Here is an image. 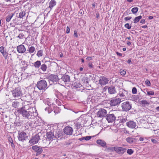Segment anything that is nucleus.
Here are the masks:
<instances>
[{
    "instance_id": "nucleus-38",
    "label": "nucleus",
    "mask_w": 159,
    "mask_h": 159,
    "mask_svg": "<svg viewBox=\"0 0 159 159\" xmlns=\"http://www.w3.org/2000/svg\"><path fill=\"white\" fill-rule=\"evenodd\" d=\"M1 53L2 54L5 59H7L8 56V53L6 51L2 52Z\"/></svg>"
},
{
    "instance_id": "nucleus-2",
    "label": "nucleus",
    "mask_w": 159,
    "mask_h": 159,
    "mask_svg": "<svg viewBox=\"0 0 159 159\" xmlns=\"http://www.w3.org/2000/svg\"><path fill=\"white\" fill-rule=\"evenodd\" d=\"M37 87L40 90L44 92L48 88L47 81L44 79L42 80L37 82Z\"/></svg>"
},
{
    "instance_id": "nucleus-15",
    "label": "nucleus",
    "mask_w": 159,
    "mask_h": 159,
    "mask_svg": "<svg viewBox=\"0 0 159 159\" xmlns=\"http://www.w3.org/2000/svg\"><path fill=\"white\" fill-rule=\"evenodd\" d=\"M17 50L18 52L20 53H27V52H26V49L25 46L23 44H21L17 46Z\"/></svg>"
},
{
    "instance_id": "nucleus-59",
    "label": "nucleus",
    "mask_w": 159,
    "mask_h": 159,
    "mask_svg": "<svg viewBox=\"0 0 159 159\" xmlns=\"http://www.w3.org/2000/svg\"><path fill=\"white\" fill-rule=\"evenodd\" d=\"M129 12V11L128 10H127L125 12L124 14L125 15H128Z\"/></svg>"
},
{
    "instance_id": "nucleus-64",
    "label": "nucleus",
    "mask_w": 159,
    "mask_h": 159,
    "mask_svg": "<svg viewBox=\"0 0 159 159\" xmlns=\"http://www.w3.org/2000/svg\"><path fill=\"white\" fill-rule=\"evenodd\" d=\"M144 140V138L142 137H140L139 139V140L140 141H143Z\"/></svg>"
},
{
    "instance_id": "nucleus-31",
    "label": "nucleus",
    "mask_w": 159,
    "mask_h": 159,
    "mask_svg": "<svg viewBox=\"0 0 159 159\" xmlns=\"http://www.w3.org/2000/svg\"><path fill=\"white\" fill-rule=\"evenodd\" d=\"M41 62L40 61H37L34 63V66L36 68H39L41 66Z\"/></svg>"
},
{
    "instance_id": "nucleus-57",
    "label": "nucleus",
    "mask_w": 159,
    "mask_h": 159,
    "mask_svg": "<svg viewBox=\"0 0 159 159\" xmlns=\"http://www.w3.org/2000/svg\"><path fill=\"white\" fill-rule=\"evenodd\" d=\"M87 60L90 61L92 60V57H88L86 58Z\"/></svg>"
},
{
    "instance_id": "nucleus-25",
    "label": "nucleus",
    "mask_w": 159,
    "mask_h": 159,
    "mask_svg": "<svg viewBox=\"0 0 159 159\" xmlns=\"http://www.w3.org/2000/svg\"><path fill=\"white\" fill-rule=\"evenodd\" d=\"M128 92L124 89H122V91H120V93L119 94L120 97H126L128 95Z\"/></svg>"
},
{
    "instance_id": "nucleus-37",
    "label": "nucleus",
    "mask_w": 159,
    "mask_h": 159,
    "mask_svg": "<svg viewBox=\"0 0 159 159\" xmlns=\"http://www.w3.org/2000/svg\"><path fill=\"white\" fill-rule=\"evenodd\" d=\"M48 107H46L45 109V110L46 111H47L48 113H50L51 112V110L50 107V106L51 104L50 103H48Z\"/></svg>"
},
{
    "instance_id": "nucleus-45",
    "label": "nucleus",
    "mask_w": 159,
    "mask_h": 159,
    "mask_svg": "<svg viewBox=\"0 0 159 159\" xmlns=\"http://www.w3.org/2000/svg\"><path fill=\"white\" fill-rule=\"evenodd\" d=\"M17 37L20 39H23L24 38V35L23 33H20L19 34Z\"/></svg>"
},
{
    "instance_id": "nucleus-17",
    "label": "nucleus",
    "mask_w": 159,
    "mask_h": 159,
    "mask_svg": "<svg viewBox=\"0 0 159 159\" xmlns=\"http://www.w3.org/2000/svg\"><path fill=\"white\" fill-rule=\"evenodd\" d=\"M82 87V85L79 82H75L71 86V87L73 89L76 90L77 91H80V87Z\"/></svg>"
},
{
    "instance_id": "nucleus-20",
    "label": "nucleus",
    "mask_w": 159,
    "mask_h": 159,
    "mask_svg": "<svg viewBox=\"0 0 159 159\" xmlns=\"http://www.w3.org/2000/svg\"><path fill=\"white\" fill-rule=\"evenodd\" d=\"M127 126L129 128H134L136 126V123L133 121H129L126 123Z\"/></svg>"
},
{
    "instance_id": "nucleus-26",
    "label": "nucleus",
    "mask_w": 159,
    "mask_h": 159,
    "mask_svg": "<svg viewBox=\"0 0 159 159\" xmlns=\"http://www.w3.org/2000/svg\"><path fill=\"white\" fill-rule=\"evenodd\" d=\"M135 139L134 138L128 137L126 139V141L129 143L131 144L134 143Z\"/></svg>"
},
{
    "instance_id": "nucleus-12",
    "label": "nucleus",
    "mask_w": 159,
    "mask_h": 159,
    "mask_svg": "<svg viewBox=\"0 0 159 159\" xmlns=\"http://www.w3.org/2000/svg\"><path fill=\"white\" fill-rule=\"evenodd\" d=\"M64 133L66 135H71L73 132V128L70 126H66L63 129Z\"/></svg>"
},
{
    "instance_id": "nucleus-21",
    "label": "nucleus",
    "mask_w": 159,
    "mask_h": 159,
    "mask_svg": "<svg viewBox=\"0 0 159 159\" xmlns=\"http://www.w3.org/2000/svg\"><path fill=\"white\" fill-rule=\"evenodd\" d=\"M56 2L54 0H51L49 3V7L48 8L46 9V10H48L50 8V10L49 12H50L52 8L56 5Z\"/></svg>"
},
{
    "instance_id": "nucleus-33",
    "label": "nucleus",
    "mask_w": 159,
    "mask_h": 159,
    "mask_svg": "<svg viewBox=\"0 0 159 159\" xmlns=\"http://www.w3.org/2000/svg\"><path fill=\"white\" fill-rule=\"evenodd\" d=\"M142 18V16H138L136 17L134 20V23H136L138 22Z\"/></svg>"
},
{
    "instance_id": "nucleus-19",
    "label": "nucleus",
    "mask_w": 159,
    "mask_h": 159,
    "mask_svg": "<svg viewBox=\"0 0 159 159\" xmlns=\"http://www.w3.org/2000/svg\"><path fill=\"white\" fill-rule=\"evenodd\" d=\"M52 128V129L54 132V135L55 139H56L59 138L61 136V134L59 131V130L57 129H53V127Z\"/></svg>"
},
{
    "instance_id": "nucleus-54",
    "label": "nucleus",
    "mask_w": 159,
    "mask_h": 159,
    "mask_svg": "<svg viewBox=\"0 0 159 159\" xmlns=\"http://www.w3.org/2000/svg\"><path fill=\"white\" fill-rule=\"evenodd\" d=\"M74 35L76 37H78L77 32L76 30L74 31Z\"/></svg>"
},
{
    "instance_id": "nucleus-61",
    "label": "nucleus",
    "mask_w": 159,
    "mask_h": 159,
    "mask_svg": "<svg viewBox=\"0 0 159 159\" xmlns=\"http://www.w3.org/2000/svg\"><path fill=\"white\" fill-rule=\"evenodd\" d=\"M116 54L118 56H122V54L117 52H116Z\"/></svg>"
},
{
    "instance_id": "nucleus-5",
    "label": "nucleus",
    "mask_w": 159,
    "mask_h": 159,
    "mask_svg": "<svg viewBox=\"0 0 159 159\" xmlns=\"http://www.w3.org/2000/svg\"><path fill=\"white\" fill-rule=\"evenodd\" d=\"M13 97L15 98H19L22 95L20 87L17 86L12 91Z\"/></svg>"
},
{
    "instance_id": "nucleus-13",
    "label": "nucleus",
    "mask_w": 159,
    "mask_h": 159,
    "mask_svg": "<svg viewBox=\"0 0 159 159\" xmlns=\"http://www.w3.org/2000/svg\"><path fill=\"white\" fill-rule=\"evenodd\" d=\"M121 102L120 99L115 98L110 101V104L111 106H115L119 104Z\"/></svg>"
},
{
    "instance_id": "nucleus-63",
    "label": "nucleus",
    "mask_w": 159,
    "mask_h": 159,
    "mask_svg": "<svg viewBox=\"0 0 159 159\" xmlns=\"http://www.w3.org/2000/svg\"><path fill=\"white\" fill-rule=\"evenodd\" d=\"M99 14L98 12H97L96 14V17L97 18H99Z\"/></svg>"
},
{
    "instance_id": "nucleus-56",
    "label": "nucleus",
    "mask_w": 159,
    "mask_h": 159,
    "mask_svg": "<svg viewBox=\"0 0 159 159\" xmlns=\"http://www.w3.org/2000/svg\"><path fill=\"white\" fill-rule=\"evenodd\" d=\"M70 32V28L68 26H67L66 27V33L67 34H68Z\"/></svg>"
},
{
    "instance_id": "nucleus-32",
    "label": "nucleus",
    "mask_w": 159,
    "mask_h": 159,
    "mask_svg": "<svg viewBox=\"0 0 159 159\" xmlns=\"http://www.w3.org/2000/svg\"><path fill=\"white\" fill-rule=\"evenodd\" d=\"M19 102H17V101H15L12 103V106L15 108H17L19 107Z\"/></svg>"
},
{
    "instance_id": "nucleus-30",
    "label": "nucleus",
    "mask_w": 159,
    "mask_h": 159,
    "mask_svg": "<svg viewBox=\"0 0 159 159\" xmlns=\"http://www.w3.org/2000/svg\"><path fill=\"white\" fill-rule=\"evenodd\" d=\"M89 80L88 78L86 76L84 77L82 79V82L86 84H89Z\"/></svg>"
},
{
    "instance_id": "nucleus-50",
    "label": "nucleus",
    "mask_w": 159,
    "mask_h": 159,
    "mask_svg": "<svg viewBox=\"0 0 159 159\" xmlns=\"http://www.w3.org/2000/svg\"><path fill=\"white\" fill-rule=\"evenodd\" d=\"M120 73L121 75H125L126 74V72L124 70H122L120 71Z\"/></svg>"
},
{
    "instance_id": "nucleus-36",
    "label": "nucleus",
    "mask_w": 159,
    "mask_h": 159,
    "mask_svg": "<svg viewBox=\"0 0 159 159\" xmlns=\"http://www.w3.org/2000/svg\"><path fill=\"white\" fill-rule=\"evenodd\" d=\"M35 48L33 46H31L29 48V49L27 51H29V52L30 53H33L35 51Z\"/></svg>"
},
{
    "instance_id": "nucleus-14",
    "label": "nucleus",
    "mask_w": 159,
    "mask_h": 159,
    "mask_svg": "<svg viewBox=\"0 0 159 159\" xmlns=\"http://www.w3.org/2000/svg\"><path fill=\"white\" fill-rule=\"evenodd\" d=\"M107 111L103 108H100L97 113L98 117H106L107 114Z\"/></svg>"
},
{
    "instance_id": "nucleus-10",
    "label": "nucleus",
    "mask_w": 159,
    "mask_h": 159,
    "mask_svg": "<svg viewBox=\"0 0 159 159\" xmlns=\"http://www.w3.org/2000/svg\"><path fill=\"white\" fill-rule=\"evenodd\" d=\"M50 130H48L46 133L47 139L49 141H52L53 140L55 139L54 135V132L52 129L51 130L50 129Z\"/></svg>"
},
{
    "instance_id": "nucleus-1",
    "label": "nucleus",
    "mask_w": 159,
    "mask_h": 159,
    "mask_svg": "<svg viewBox=\"0 0 159 159\" xmlns=\"http://www.w3.org/2000/svg\"><path fill=\"white\" fill-rule=\"evenodd\" d=\"M16 110L23 117L28 119H34L38 115L35 108L30 105H26L20 108H17Z\"/></svg>"
},
{
    "instance_id": "nucleus-44",
    "label": "nucleus",
    "mask_w": 159,
    "mask_h": 159,
    "mask_svg": "<svg viewBox=\"0 0 159 159\" xmlns=\"http://www.w3.org/2000/svg\"><path fill=\"white\" fill-rule=\"evenodd\" d=\"M134 152V151L131 149H128L127 151V153L129 155H131Z\"/></svg>"
},
{
    "instance_id": "nucleus-7",
    "label": "nucleus",
    "mask_w": 159,
    "mask_h": 159,
    "mask_svg": "<svg viewBox=\"0 0 159 159\" xmlns=\"http://www.w3.org/2000/svg\"><path fill=\"white\" fill-rule=\"evenodd\" d=\"M121 107L123 111H127L132 108V104L129 101H126L121 104Z\"/></svg>"
},
{
    "instance_id": "nucleus-53",
    "label": "nucleus",
    "mask_w": 159,
    "mask_h": 159,
    "mask_svg": "<svg viewBox=\"0 0 159 159\" xmlns=\"http://www.w3.org/2000/svg\"><path fill=\"white\" fill-rule=\"evenodd\" d=\"M89 67L90 68H92L93 67V66L91 62L89 63Z\"/></svg>"
},
{
    "instance_id": "nucleus-55",
    "label": "nucleus",
    "mask_w": 159,
    "mask_h": 159,
    "mask_svg": "<svg viewBox=\"0 0 159 159\" xmlns=\"http://www.w3.org/2000/svg\"><path fill=\"white\" fill-rule=\"evenodd\" d=\"M131 18H132L131 17H125V18L124 19H125V20L127 21V20H130Z\"/></svg>"
},
{
    "instance_id": "nucleus-47",
    "label": "nucleus",
    "mask_w": 159,
    "mask_h": 159,
    "mask_svg": "<svg viewBox=\"0 0 159 159\" xmlns=\"http://www.w3.org/2000/svg\"><path fill=\"white\" fill-rule=\"evenodd\" d=\"M145 83L146 85L148 86H151V83L149 80H146L145 81Z\"/></svg>"
},
{
    "instance_id": "nucleus-18",
    "label": "nucleus",
    "mask_w": 159,
    "mask_h": 159,
    "mask_svg": "<svg viewBox=\"0 0 159 159\" xmlns=\"http://www.w3.org/2000/svg\"><path fill=\"white\" fill-rule=\"evenodd\" d=\"M109 80L106 77L102 76L99 80V83L101 85H105L108 83Z\"/></svg>"
},
{
    "instance_id": "nucleus-23",
    "label": "nucleus",
    "mask_w": 159,
    "mask_h": 159,
    "mask_svg": "<svg viewBox=\"0 0 159 159\" xmlns=\"http://www.w3.org/2000/svg\"><path fill=\"white\" fill-rule=\"evenodd\" d=\"M108 91L110 94H114L116 93L115 87L112 86L108 88Z\"/></svg>"
},
{
    "instance_id": "nucleus-48",
    "label": "nucleus",
    "mask_w": 159,
    "mask_h": 159,
    "mask_svg": "<svg viewBox=\"0 0 159 159\" xmlns=\"http://www.w3.org/2000/svg\"><path fill=\"white\" fill-rule=\"evenodd\" d=\"M137 90L136 88L135 87H133L132 89V93L133 94H136L137 93Z\"/></svg>"
},
{
    "instance_id": "nucleus-22",
    "label": "nucleus",
    "mask_w": 159,
    "mask_h": 159,
    "mask_svg": "<svg viewBox=\"0 0 159 159\" xmlns=\"http://www.w3.org/2000/svg\"><path fill=\"white\" fill-rule=\"evenodd\" d=\"M21 63L23 66L21 67V69L22 71H24L27 68V67L29 65L28 63L25 60L21 61Z\"/></svg>"
},
{
    "instance_id": "nucleus-3",
    "label": "nucleus",
    "mask_w": 159,
    "mask_h": 159,
    "mask_svg": "<svg viewBox=\"0 0 159 159\" xmlns=\"http://www.w3.org/2000/svg\"><path fill=\"white\" fill-rule=\"evenodd\" d=\"M117 116V115L116 111H110L106 115V118L108 122H112L115 121Z\"/></svg>"
},
{
    "instance_id": "nucleus-16",
    "label": "nucleus",
    "mask_w": 159,
    "mask_h": 159,
    "mask_svg": "<svg viewBox=\"0 0 159 159\" xmlns=\"http://www.w3.org/2000/svg\"><path fill=\"white\" fill-rule=\"evenodd\" d=\"M126 150V149L123 147H116L115 151L119 154L122 155Z\"/></svg>"
},
{
    "instance_id": "nucleus-39",
    "label": "nucleus",
    "mask_w": 159,
    "mask_h": 159,
    "mask_svg": "<svg viewBox=\"0 0 159 159\" xmlns=\"http://www.w3.org/2000/svg\"><path fill=\"white\" fill-rule=\"evenodd\" d=\"M116 150V147H111V148H107L106 149V151L108 152H110V151H115Z\"/></svg>"
},
{
    "instance_id": "nucleus-4",
    "label": "nucleus",
    "mask_w": 159,
    "mask_h": 159,
    "mask_svg": "<svg viewBox=\"0 0 159 159\" xmlns=\"http://www.w3.org/2000/svg\"><path fill=\"white\" fill-rule=\"evenodd\" d=\"M18 140L21 142H24L27 139L28 134L24 131H19L17 136Z\"/></svg>"
},
{
    "instance_id": "nucleus-41",
    "label": "nucleus",
    "mask_w": 159,
    "mask_h": 159,
    "mask_svg": "<svg viewBox=\"0 0 159 159\" xmlns=\"http://www.w3.org/2000/svg\"><path fill=\"white\" fill-rule=\"evenodd\" d=\"M43 52L42 50H40L38 51L37 55L39 57L42 56L43 55Z\"/></svg>"
},
{
    "instance_id": "nucleus-6",
    "label": "nucleus",
    "mask_w": 159,
    "mask_h": 159,
    "mask_svg": "<svg viewBox=\"0 0 159 159\" xmlns=\"http://www.w3.org/2000/svg\"><path fill=\"white\" fill-rule=\"evenodd\" d=\"M40 139V136L39 133L33 134L31 138L29 141V143L32 145H34L37 143Z\"/></svg>"
},
{
    "instance_id": "nucleus-52",
    "label": "nucleus",
    "mask_w": 159,
    "mask_h": 159,
    "mask_svg": "<svg viewBox=\"0 0 159 159\" xmlns=\"http://www.w3.org/2000/svg\"><path fill=\"white\" fill-rule=\"evenodd\" d=\"M4 51V47L2 46L0 47V52H2Z\"/></svg>"
},
{
    "instance_id": "nucleus-40",
    "label": "nucleus",
    "mask_w": 159,
    "mask_h": 159,
    "mask_svg": "<svg viewBox=\"0 0 159 159\" xmlns=\"http://www.w3.org/2000/svg\"><path fill=\"white\" fill-rule=\"evenodd\" d=\"M138 9L137 7H134L131 9V11L133 13L135 14L138 11Z\"/></svg>"
},
{
    "instance_id": "nucleus-8",
    "label": "nucleus",
    "mask_w": 159,
    "mask_h": 159,
    "mask_svg": "<svg viewBox=\"0 0 159 159\" xmlns=\"http://www.w3.org/2000/svg\"><path fill=\"white\" fill-rule=\"evenodd\" d=\"M70 76L64 74L59 80V82L62 84H68L70 81Z\"/></svg>"
},
{
    "instance_id": "nucleus-9",
    "label": "nucleus",
    "mask_w": 159,
    "mask_h": 159,
    "mask_svg": "<svg viewBox=\"0 0 159 159\" xmlns=\"http://www.w3.org/2000/svg\"><path fill=\"white\" fill-rule=\"evenodd\" d=\"M32 149L36 152V156L40 155L43 152V149L42 147L37 145H34L32 147Z\"/></svg>"
},
{
    "instance_id": "nucleus-46",
    "label": "nucleus",
    "mask_w": 159,
    "mask_h": 159,
    "mask_svg": "<svg viewBox=\"0 0 159 159\" xmlns=\"http://www.w3.org/2000/svg\"><path fill=\"white\" fill-rule=\"evenodd\" d=\"M125 27L128 29H130L131 28V26L129 25V24L126 23L125 25Z\"/></svg>"
},
{
    "instance_id": "nucleus-27",
    "label": "nucleus",
    "mask_w": 159,
    "mask_h": 159,
    "mask_svg": "<svg viewBox=\"0 0 159 159\" xmlns=\"http://www.w3.org/2000/svg\"><path fill=\"white\" fill-rule=\"evenodd\" d=\"M92 138V136H86L85 137H83L81 138H79L78 140L80 141L84 139H85L86 141H88L90 139Z\"/></svg>"
},
{
    "instance_id": "nucleus-62",
    "label": "nucleus",
    "mask_w": 159,
    "mask_h": 159,
    "mask_svg": "<svg viewBox=\"0 0 159 159\" xmlns=\"http://www.w3.org/2000/svg\"><path fill=\"white\" fill-rule=\"evenodd\" d=\"M131 61V58H129V59L127 61V62L129 64Z\"/></svg>"
},
{
    "instance_id": "nucleus-29",
    "label": "nucleus",
    "mask_w": 159,
    "mask_h": 159,
    "mask_svg": "<svg viewBox=\"0 0 159 159\" xmlns=\"http://www.w3.org/2000/svg\"><path fill=\"white\" fill-rule=\"evenodd\" d=\"M75 126L76 127L77 129H80L81 127H82L81 124L80 122H75L74 123Z\"/></svg>"
},
{
    "instance_id": "nucleus-58",
    "label": "nucleus",
    "mask_w": 159,
    "mask_h": 159,
    "mask_svg": "<svg viewBox=\"0 0 159 159\" xmlns=\"http://www.w3.org/2000/svg\"><path fill=\"white\" fill-rule=\"evenodd\" d=\"M140 22L142 24H144L145 23V20L144 19H142L140 21Z\"/></svg>"
},
{
    "instance_id": "nucleus-60",
    "label": "nucleus",
    "mask_w": 159,
    "mask_h": 159,
    "mask_svg": "<svg viewBox=\"0 0 159 159\" xmlns=\"http://www.w3.org/2000/svg\"><path fill=\"white\" fill-rule=\"evenodd\" d=\"M8 140L9 142L11 143H13V141L11 138H9Z\"/></svg>"
},
{
    "instance_id": "nucleus-28",
    "label": "nucleus",
    "mask_w": 159,
    "mask_h": 159,
    "mask_svg": "<svg viewBox=\"0 0 159 159\" xmlns=\"http://www.w3.org/2000/svg\"><path fill=\"white\" fill-rule=\"evenodd\" d=\"M14 15V13H9L6 17V20L7 22H9Z\"/></svg>"
},
{
    "instance_id": "nucleus-24",
    "label": "nucleus",
    "mask_w": 159,
    "mask_h": 159,
    "mask_svg": "<svg viewBox=\"0 0 159 159\" xmlns=\"http://www.w3.org/2000/svg\"><path fill=\"white\" fill-rule=\"evenodd\" d=\"M97 143L101 146L105 147L106 146V143L103 140L101 139H98L97 140Z\"/></svg>"
},
{
    "instance_id": "nucleus-42",
    "label": "nucleus",
    "mask_w": 159,
    "mask_h": 159,
    "mask_svg": "<svg viewBox=\"0 0 159 159\" xmlns=\"http://www.w3.org/2000/svg\"><path fill=\"white\" fill-rule=\"evenodd\" d=\"M127 120L126 117H122L120 119V122L124 123Z\"/></svg>"
},
{
    "instance_id": "nucleus-34",
    "label": "nucleus",
    "mask_w": 159,
    "mask_h": 159,
    "mask_svg": "<svg viewBox=\"0 0 159 159\" xmlns=\"http://www.w3.org/2000/svg\"><path fill=\"white\" fill-rule=\"evenodd\" d=\"M40 69L43 72L46 71L47 69V65L44 64H43L41 66Z\"/></svg>"
},
{
    "instance_id": "nucleus-35",
    "label": "nucleus",
    "mask_w": 159,
    "mask_h": 159,
    "mask_svg": "<svg viewBox=\"0 0 159 159\" xmlns=\"http://www.w3.org/2000/svg\"><path fill=\"white\" fill-rule=\"evenodd\" d=\"M25 14L26 13L25 11H22L21 12H20L18 18H22L25 16Z\"/></svg>"
},
{
    "instance_id": "nucleus-11",
    "label": "nucleus",
    "mask_w": 159,
    "mask_h": 159,
    "mask_svg": "<svg viewBox=\"0 0 159 159\" xmlns=\"http://www.w3.org/2000/svg\"><path fill=\"white\" fill-rule=\"evenodd\" d=\"M47 78L49 81H51L52 83L59 81L60 80L57 75L52 74L48 76Z\"/></svg>"
},
{
    "instance_id": "nucleus-43",
    "label": "nucleus",
    "mask_w": 159,
    "mask_h": 159,
    "mask_svg": "<svg viewBox=\"0 0 159 159\" xmlns=\"http://www.w3.org/2000/svg\"><path fill=\"white\" fill-rule=\"evenodd\" d=\"M144 90H145L146 92H147V94L148 95H154V92L153 91H148L147 89H144Z\"/></svg>"
},
{
    "instance_id": "nucleus-49",
    "label": "nucleus",
    "mask_w": 159,
    "mask_h": 159,
    "mask_svg": "<svg viewBox=\"0 0 159 159\" xmlns=\"http://www.w3.org/2000/svg\"><path fill=\"white\" fill-rule=\"evenodd\" d=\"M151 141L154 144H157L158 143L157 141L155 139H151Z\"/></svg>"
},
{
    "instance_id": "nucleus-51",
    "label": "nucleus",
    "mask_w": 159,
    "mask_h": 159,
    "mask_svg": "<svg viewBox=\"0 0 159 159\" xmlns=\"http://www.w3.org/2000/svg\"><path fill=\"white\" fill-rule=\"evenodd\" d=\"M141 103L143 104L146 105L148 104V102L145 100H142L141 101Z\"/></svg>"
}]
</instances>
